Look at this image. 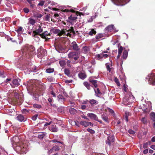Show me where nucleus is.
I'll return each instance as SVG.
<instances>
[{
	"mask_svg": "<svg viewBox=\"0 0 155 155\" xmlns=\"http://www.w3.org/2000/svg\"><path fill=\"white\" fill-rule=\"evenodd\" d=\"M34 51L35 48L33 46L27 45L25 46L23 49L22 52L24 53V54L25 53V55L27 54L30 55L31 54V53L33 52Z\"/></svg>",
	"mask_w": 155,
	"mask_h": 155,
	"instance_id": "1",
	"label": "nucleus"
},
{
	"mask_svg": "<svg viewBox=\"0 0 155 155\" xmlns=\"http://www.w3.org/2000/svg\"><path fill=\"white\" fill-rule=\"evenodd\" d=\"M50 32L54 34H57L59 36H61L63 34L65 33L64 29L60 30L59 29L56 28H52L50 31Z\"/></svg>",
	"mask_w": 155,
	"mask_h": 155,
	"instance_id": "2",
	"label": "nucleus"
},
{
	"mask_svg": "<svg viewBox=\"0 0 155 155\" xmlns=\"http://www.w3.org/2000/svg\"><path fill=\"white\" fill-rule=\"evenodd\" d=\"M146 80L147 81L149 84L153 85H155V74L152 73L149 75L147 76Z\"/></svg>",
	"mask_w": 155,
	"mask_h": 155,
	"instance_id": "3",
	"label": "nucleus"
},
{
	"mask_svg": "<svg viewBox=\"0 0 155 155\" xmlns=\"http://www.w3.org/2000/svg\"><path fill=\"white\" fill-rule=\"evenodd\" d=\"M43 31V28L39 25L35 28V30L33 31L32 34V36L34 37H36V36L38 35L40 36V35Z\"/></svg>",
	"mask_w": 155,
	"mask_h": 155,
	"instance_id": "4",
	"label": "nucleus"
},
{
	"mask_svg": "<svg viewBox=\"0 0 155 155\" xmlns=\"http://www.w3.org/2000/svg\"><path fill=\"white\" fill-rule=\"evenodd\" d=\"M68 57L70 59H73L74 61L78 59L79 54L77 51H71L68 55Z\"/></svg>",
	"mask_w": 155,
	"mask_h": 155,
	"instance_id": "5",
	"label": "nucleus"
},
{
	"mask_svg": "<svg viewBox=\"0 0 155 155\" xmlns=\"http://www.w3.org/2000/svg\"><path fill=\"white\" fill-rule=\"evenodd\" d=\"M37 55L41 58L45 56L46 53V50L44 49L42 47H40L37 50Z\"/></svg>",
	"mask_w": 155,
	"mask_h": 155,
	"instance_id": "6",
	"label": "nucleus"
},
{
	"mask_svg": "<svg viewBox=\"0 0 155 155\" xmlns=\"http://www.w3.org/2000/svg\"><path fill=\"white\" fill-rule=\"evenodd\" d=\"M41 37L45 39V41L50 39L51 38V36L50 33L48 32L47 31H45L40 35Z\"/></svg>",
	"mask_w": 155,
	"mask_h": 155,
	"instance_id": "7",
	"label": "nucleus"
},
{
	"mask_svg": "<svg viewBox=\"0 0 155 155\" xmlns=\"http://www.w3.org/2000/svg\"><path fill=\"white\" fill-rule=\"evenodd\" d=\"M115 4L117 5H123L127 3L130 0H111Z\"/></svg>",
	"mask_w": 155,
	"mask_h": 155,
	"instance_id": "8",
	"label": "nucleus"
},
{
	"mask_svg": "<svg viewBox=\"0 0 155 155\" xmlns=\"http://www.w3.org/2000/svg\"><path fill=\"white\" fill-rule=\"evenodd\" d=\"M87 116L91 119H93L94 120L99 122L102 124L103 122L101 120L98 119L97 116L95 114L93 113H88L87 114Z\"/></svg>",
	"mask_w": 155,
	"mask_h": 155,
	"instance_id": "9",
	"label": "nucleus"
},
{
	"mask_svg": "<svg viewBox=\"0 0 155 155\" xmlns=\"http://www.w3.org/2000/svg\"><path fill=\"white\" fill-rule=\"evenodd\" d=\"M70 47L72 50L76 51H80V49L76 42L74 41L71 42L70 45Z\"/></svg>",
	"mask_w": 155,
	"mask_h": 155,
	"instance_id": "10",
	"label": "nucleus"
},
{
	"mask_svg": "<svg viewBox=\"0 0 155 155\" xmlns=\"http://www.w3.org/2000/svg\"><path fill=\"white\" fill-rule=\"evenodd\" d=\"M55 49L59 52L61 53V51L64 50V48L62 45L60 43L56 44L55 46Z\"/></svg>",
	"mask_w": 155,
	"mask_h": 155,
	"instance_id": "11",
	"label": "nucleus"
},
{
	"mask_svg": "<svg viewBox=\"0 0 155 155\" xmlns=\"http://www.w3.org/2000/svg\"><path fill=\"white\" fill-rule=\"evenodd\" d=\"M114 141V137L113 136H109L107 137V140H106V143L108 144L109 146H110L111 143H113Z\"/></svg>",
	"mask_w": 155,
	"mask_h": 155,
	"instance_id": "12",
	"label": "nucleus"
},
{
	"mask_svg": "<svg viewBox=\"0 0 155 155\" xmlns=\"http://www.w3.org/2000/svg\"><path fill=\"white\" fill-rule=\"evenodd\" d=\"M12 82V83L10 84V85L13 87H18L20 85L19 82L17 79H13Z\"/></svg>",
	"mask_w": 155,
	"mask_h": 155,
	"instance_id": "13",
	"label": "nucleus"
},
{
	"mask_svg": "<svg viewBox=\"0 0 155 155\" xmlns=\"http://www.w3.org/2000/svg\"><path fill=\"white\" fill-rule=\"evenodd\" d=\"M80 124L85 127H87L89 125H90L91 127L93 126V124L91 122H87L85 121H82L80 122Z\"/></svg>",
	"mask_w": 155,
	"mask_h": 155,
	"instance_id": "14",
	"label": "nucleus"
},
{
	"mask_svg": "<svg viewBox=\"0 0 155 155\" xmlns=\"http://www.w3.org/2000/svg\"><path fill=\"white\" fill-rule=\"evenodd\" d=\"M114 25H108V26L106 27L105 30L106 32H111L113 30H114Z\"/></svg>",
	"mask_w": 155,
	"mask_h": 155,
	"instance_id": "15",
	"label": "nucleus"
},
{
	"mask_svg": "<svg viewBox=\"0 0 155 155\" xmlns=\"http://www.w3.org/2000/svg\"><path fill=\"white\" fill-rule=\"evenodd\" d=\"M17 119L20 122H24L26 120L27 118L21 114H19L17 117Z\"/></svg>",
	"mask_w": 155,
	"mask_h": 155,
	"instance_id": "16",
	"label": "nucleus"
},
{
	"mask_svg": "<svg viewBox=\"0 0 155 155\" xmlns=\"http://www.w3.org/2000/svg\"><path fill=\"white\" fill-rule=\"evenodd\" d=\"M78 76L80 78L83 79L86 78L87 75L85 73L83 72H80L78 74Z\"/></svg>",
	"mask_w": 155,
	"mask_h": 155,
	"instance_id": "17",
	"label": "nucleus"
},
{
	"mask_svg": "<svg viewBox=\"0 0 155 155\" xmlns=\"http://www.w3.org/2000/svg\"><path fill=\"white\" fill-rule=\"evenodd\" d=\"M101 118L105 122L108 123L109 122V119L107 116L105 114H102L101 115Z\"/></svg>",
	"mask_w": 155,
	"mask_h": 155,
	"instance_id": "18",
	"label": "nucleus"
},
{
	"mask_svg": "<svg viewBox=\"0 0 155 155\" xmlns=\"http://www.w3.org/2000/svg\"><path fill=\"white\" fill-rule=\"evenodd\" d=\"M89 81L92 84L95 88H97V80L90 79Z\"/></svg>",
	"mask_w": 155,
	"mask_h": 155,
	"instance_id": "19",
	"label": "nucleus"
},
{
	"mask_svg": "<svg viewBox=\"0 0 155 155\" xmlns=\"http://www.w3.org/2000/svg\"><path fill=\"white\" fill-rule=\"evenodd\" d=\"M28 23L30 24V25H34L35 23V21L34 19L32 18H29L28 19Z\"/></svg>",
	"mask_w": 155,
	"mask_h": 155,
	"instance_id": "20",
	"label": "nucleus"
},
{
	"mask_svg": "<svg viewBox=\"0 0 155 155\" xmlns=\"http://www.w3.org/2000/svg\"><path fill=\"white\" fill-rule=\"evenodd\" d=\"M50 130L53 132H57L58 130V129L56 127L55 125H53L50 128Z\"/></svg>",
	"mask_w": 155,
	"mask_h": 155,
	"instance_id": "21",
	"label": "nucleus"
},
{
	"mask_svg": "<svg viewBox=\"0 0 155 155\" xmlns=\"http://www.w3.org/2000/svg\"><path fill=\"white\" fill-rule=\"evenodd\" d=\"M103 37L104 35L103 34L100 33L96 35L95 38L97 40V41H99L101 38H103Z\"/></svg>",
	"mask_w": 155,
	"mask_h": 155,
	"instance_id": "22",
	"label": "nucleus"
},
{
	"mask_svg": "<svg viewBox=\"0 0 155 155\" xmlns=\"http://www.w3.org/2000/svg\"><path fill=\"white\" fill-rule=\"evenodd\" d=\"M39 87L40 88V91H42V92H43L46 89L45 86L44 84L39 85Z\"/></svg>",
	"mask_w": 155,
	"mask_h": 155,
	"instance_id": "23",
	"label": "nucleus"
},
{
	"mask_svg": "<svg viewBox=\"0 0 155 155\" xmlns=\"http://www.w3.org/2000/svg\"><path fill=\"white\" fill-rule=\"evenodd\" d=\"M69 111L70 113L72 114H74L77 112V110L75 109L72 108H70Z\"/></svg>",
	"mask_w": 155,
	"mask_h": 155,
	"instance_id": "24",
	"label": "nucleus"
},
{
	"mask_svg": "<svg viewBox=\"0 0 155 155\" xmlns=\"http://www.w3.org/2000/svg\"><path fill=\"white\" fill-rule=\"evenodd\" d=\"M89 102L91 105L97 104H98L97 101L94 99L90 100Z\"/></svg>",
	"mask_w": 155,
	"mask_h": 155,
	"instance_id": "25",
	"label": "nucleus"
},
{
	"mask_svg": "<svg viewBox=\"0 0 155 155\" xmlns=\"http://www.w3.org/2000/svg\"><path fill=\"white\" fill-rule=\"evenodd\" d=\"M57 98L58 99V101L61 100L62 101H64L65 98L61 94H59L57 96Z\"/></svg>",
	"mask_w": 155,
	"mask_h": 155,
	"instance_id": "26",
	"label": "nucleus"
},
{
	"mask_svg": "<svg viewBox=\"0 0 155 155\" xmlns=\"http://www.w3.org/2000/svg\"><path fill=\"white\" fill-rule=\"evenodd\" d=\"M151 110V107H146L145 108H143V111L145 113H149Z\"/></svg>",
	"mask_w": 155,
	"mask_h": 155,
	"instance_id": "27",
	"label": "nucleus"
},
{
	"mask_svg": "<svg viewBox=\"0 0 155 155\" xmlns=\"http://www.w3.org/2000/svg\"><path fill=\"white\" fill-rule=\"evenodd\" d=\"M150 118L154 122H155V113L153 112L151 113L150 115Z\"/></svg>",
	"mask_w": 155,
	"mask_h": 155,
	"instance_id": "28",
	"label": "nucleus"
},
{
	"mask_svg": "<svg viewBox=\"0 0 155 155\" xmlns=\"http://www.w3.org/2000/svg\"><path fill=\"white\" fill-rule=\"evenodd\" d=\"M96 33V31L94 29H91V31L89 32L88 34L91 36H92L93 35H95Z\"/></svg>",
	"mask_w": 155,
	"mask_h": 155,
	"instance_id": "29",
	"label": "nucleus"
},
{
	"mask_svg": "<svg viewBox=\"0 0 155 155\" xmlns=\"http://www.w3.org/2000/svg\"><path fill=\"white\" fill-rule=\"evenodd\" d=\"M128 55V52L126 50H124L123 53V58L125 59H126Z\"/></svg>",
	"mask_w": 155,
	"mask_h": 155,
	"instance_id": "30",
	"label": "nucleus"
},
{
	"mask_svg": "<svg viewBox=\"0 0 155 155\" xmlns=\"http://www.w3.org/2000/svg\"><path fill=\"white\" fill-rule=\"evenodd\" d=\"M68 18L70 21H74L77 19V16H73L72 15H71L68 17Z\"/></svg>",
	"mask_w": 155,
	"mask_h": 155,
	"instance_id": "31",
	"label": "nucleus"
},
{
	"mask_svg": "<svg viewBox=\"0 0 155 155\" xmlns=\"http://www.w3.org/2000/svg\"><path fill=\"white\" fill-rule=\"evenodd\" d=\"M83 50L84 52L85 53H87L89 50V49L87 46H86L84 47L83 48Z\"/></svg>",
	"mask_w": 155,
	"mask_h": 155,
	"instance_id": "32",
	"label": "nucleus"
},
{
	"mask_svg": "<svg viewBox=\"0 0 155 155\" xmlns=\"http://www.w3.org/2000/svg\"><path fill=\"white\" fill-rule=\"evenodd\" d=\"M59 64L61 67L64 66L66 64V62L64 60H61L59 61Z\"/></svg>",
	"mask_w": 155,
	"mask_h": 155,
	"instance_id": "33",
	"label": "nucleus"
},
{
	"mask_svg": "<svg viewBox=\"0 0 155 155\" xmlns=\"http://www.w3.org/2000/svg\"><path fill=\"white\" fill-rule=\"evenodd\" d=\"M83 84L88 90H90L91 89V86L88 82H84L83 83Z\"/></svg>",
	"mask_w": 155,
	"mask_h": 155,
	"instance_id": "34",
	"label": "nucleus"
},
{
	"mask_svg": "<svg viewBox=\"0 0 155 155\" xmlns=\"http://www.w3.org/2000/svg\"><path fill=\"white\" fill-rule=\"evenodd\" d=\"M94 90L96 96L98 97V94H101V92L99 88H97V90H96L94 88Z\"/></svg>",
	"mask_w": 155,
	"mask_h": 155,
	"instance_id": "35",
	"label": "nucleus"
},
{
	"mask_svg": "<svg viewBox=\"0 0 155 155\" xmlns=\"http://www.w3.org/2000/svg\"><path fill=\"white\" fill-rule=\"evenodd\" d=\"M64 72L65 74L68 76H70V71L68 69L66 68L64 69Z\"/></svg>",
	"mask_w": 155,
	"mask_h": 155,
	"instance_id": "36",
	"label": "nucleus"
},
{
	"mask_svg": "<svg viewBox=\"0 0 155 155\" xmlns=\"http://www.w3.org/2000/svg\"><path fill=\"white\" fill-rule=\"evenodd\" d=\"M141 122L144 124H147V119L145 117H143L141 119Z\"/></svg>",
	"mask_w": 155,
	"mask_h": 155,
	"instance_id": "37",
	"label": "nucleus"
},
{
	"mask_svg": "<svg viewBox=\"0 0 155 155\" xmlns=\"http://www.w3.org/2000/svg\"><path fill=\"white\" fill-rule=\"evenodd\" d=\"M50 89L52 90L51 91L50 93V94L53 96L54 97H56V95L55 93H54V91L53 90V88L52 87H51L50 88Z\"/></svg>",
	"mask_w": 155,
	"mask_h": 155,
	"instance_id": "38",
	"label": "nucleus"
},
{
	"mask_svg": "<svg viewBox=\"0 0 155 155\" xmlns=\"http://www.w3.org/2000/svg\"><path fill=\"white\" fill-rule=\"evenodd\" d=\"M21 111L23 114H27L29 113V110L26 109H24L21 110Z\"/></svg>",
	"mask_w": 155,
	"mask_h": 155,
	"instance_id": "39",
	"label": "nucleus"
},
{
	"mask_svg": "<svg viewBox=\"0 0 155 155\" xmlns=\"http://www.w3.org/2000/svg\"><path fill=\"white\" fill-rule=\"evenodd\" d=\"M39 95L38 94H34L33 96V99L36 101H38L39 100Z\"/></svg>",
	"mask_w": 155,
	"mask_h": 155,
	"instance_id": "40",
	"label": "nucleus"
},
{
	"mask_svg": "<svg viewBox=\"0 0 155 155\" xmlns=\"http://www.w3.org/2000/svg\"><path fill=\"white\" fill-rule=\"evenodd\" d=\"M54 71V69L53 68H48L46 69V72L48 73H51Z\"/></svg>",
	"mask_w": 155,
	"mask_h": 155,
	"instance_id": "41",
	"label": "nucleus"
},
{
	"mask_svg": "<svg viewBox=\"0 0 155 155\" xmlns=\"http://www.w3.org/2000/svg\"><path fill=\"white\" fill-rule=\"evenodd\" d=\"M33 107L35 108L40 109L41 107V106L40 104H34L33 105Z\"/></svg>",
	"mask_w": 155,
	"mask_h": 155,
	"instance_id": "42",
	"label": "nucleus"
},
{
	"mask_svg": "<svg viewBox=\"0 0 155 155\" xmlns=\"http://www.w3.org/2000/svg\"><path fill=\"white\" fill-rule=\"evenodd\" d=\"M114 81L118 86H120V83L119 82L118 79L116 77L115 78Z\"/></svg>",
	"mask_w": 155,
	"mask_h": 155,
	"instance_id": "43",
	"label": "nucleus"
},
{
	"mask_svg": "<svg viewBox=\"0 0 155 155\" xmlns=\"http://www.w3.org/2000/svg\"><path fill=\"white\" fill-rule=\"evenodd\" d=\"M65 30H66L64 29V31L65 33L63 34V35H64L71 37V36L72 35L71 34H70L71 32L70 31H68V30H67V31H66Z\"/></svg>",
	"mask_w": 155,
	"mask_h": 155,
	"instance_id": "44",
	"label": "nucleus"
},
{
	"mask_svg": "<svg viewBox=\"0 0 155 155\" xmlns=\"http://www.w3.org/2000/svg\"><path fill=\"white\" fill-rule=\"evenodd\" d=\"M150 142H147L143 144V147L144 148H147L148 147V145H150Z\"/></svg>",
	"mask_w": 155,
	"mask_h": 155,
	"instance_id": "45",
	"label": "nucleus"
},
{
	"mask_svg": "<svg viewBox=\"0 0 155 155\" xmlns=\"http://www.w3.org/2000/svg\"><path fill=\"white\" fill-rule=\"evenodd\" d=\"M13 140L14 142L17 143L18 142L19 138L17 137H14L13 138Z\"/></svg>",
	"mask_w": 155,
	"mask_h": 155,
	"instance_id": "46",
	"label": "nucleus"
},
{
	"mask_svg": "<svg viewBox=\"0 0 155 155\" xmlns=\"http://www.w3.org/2000/svg\"><path fill=\"white\" fill-rule=\"evenodd\" d=\"M103 58L102 54L101 55L100 54H97L96 55V59L97 60H100V59H101Z\"/></svg>",
	"mask_w": 155,
	"mask_h": 155,
	"instance_id": "47",
	"label": "nucleus"
},
{
	"mask_svg": "<svg viewBox=\"0 0 155 155\" xmlns=\"http://www.w3.org/2000/svg\"><path fill=\"white\" fill-rule=\"evenodd\" d=\"M105 65L106 66V68L107 71H109V72H110L111 71V68H110L109 64L108 63H106Z\"/></svg>",
	"mask_w": 155,
	"mask_h": 155,
	"instance_id": "48",
	"label": "nucleus"
},
{
	"mask_svg": "<svg viewBox=\"0 0 155 155\" xmlns=\"http://www.w3.org/2000/svg\"><path fill=\"white\" fill-rule=\"evenodd\" d=\"M123 50V47L122 46H120L118 48V53L119 54H121Z\"/></svg>",
	"mask_w": 155,
	"mask_h": 155,
	"instance_id": "49",
	"label": "nucleus"
},
{
	"mask_svg": "<svg viewBox=\"0 0 155 155\" xmlns=\"http://www.w3.org/2000/svg\"><path fill=\"white\" fill-rule=\"evenodd\" d=\"M87 131L91 134H93L95 133V131L92 129L88 128L87 129Z\"/></svg>",
	"mask_w": 155,
	"mask_h": 155,
	"instance_id": "50",
	"label": "nucleus"
},
{
	"mask_svg": "<svg viewBox=\"0 0 155 155\" xmlns=\"http://www.w3.org/2000/svg\"><path fill=\"white\" fill-rule=\"evenodd\" d=\"M47 79L48 81L50 82H51L53 81L54 79L53 77H52L51 76L48 77L47 78Z\"/></svg>",
	"mask_w": 155,
	"mask_h": 155,
	"instance_id": "51",
	"label": "nucleus"
},
{
	"mask_svg": "<svg viewBox=\"0 0 155 155\" xmlns=\"http://www.w3.org/2000/svg\"><path fill=\"white\" fill-rule=\"evenodd\" d=\"M53 150L54 151H57L60 149L59 147L57 145L54 146L53 147Z\"/></svg>",
	"mask_w": 155,
	"mask_h": 155,
	"instance_id": "52",
	"label": "nucleus"
},
{
	"mask_svg": "<svg viewBox=\"0 0 155 155\" xmlns=\"http://www.w3.org/2000/svg\"><path fill=\"white\" fill-rule=\"evenodd\" d=\"M45 136V134L44 133H42L41 134L38 135V137L39 138L41 139H43Z\"/></svg>",
	"mask_w": 155,
	"mask_h": 155,
	"instance_id": "53",
	"label": "nucleus"
},
{
	"mask_svg": "<svg viewBox=\"0 0 155 155\" xmlns=\"http://www.w3.org/2000/svg\"><path fill=\"white\" fill-rule=\"evenodd\" d=\"M38 116L37 114H35L32 117L31 119L33 120H35L37 118Z\"/></svg>",
	"mask_w": 155,
	"mask_h": 155,
	"instance_id": "54",
	"label": "nucleus"
},
{
	"mask_svg": "<svg viewBox=\"0 0 155 155\" xmlns=\"http://www.w3.org/2000/svg\"><path fill=\"white\" fill-rule=\"evenodd\" d=\"M51 142H52V143L57 142V143H61V144H63V143L62 142H60V141H58L56 139H54V140H52L51 141Z\"/></svg>",
	"mask_w": 155,
	"mask_h": 155,
	"instance_id": "55",
	"label": "nucleus"
},
{
	"mask_svg": "<svg viewBox=\"0 0 155 155\" xmlns=\"http://www.w3.org/2000/svg\"><path fill=\"white\" fill-rule=\"evenodd\" d=\"M128 132L130 134H134L135 133V132L132 130H129Z\"/></svg>",
	"mask_w": 155,
	"mask_h": 155,
	"instance_id": "56",
	"label": "nucleus"
},
{
	"mask_svg": "<svg viewBox=\"0 0 155 155\" xmlns=\"http://www.w3.org/2000/svg\"><path fill=\"white\" fill-rule=\"evenodd\" d=\"M68 31H70V32H73L74 33V29L73 27H71V29H69L68 30Z\"/></svg>",
	"mask_w": 155,
	"mask_h": 155,
	"instance_id": "57",
	"label": "nucleus"
},
{
	"mask_svg": "<svg viewBox=\"0 0 155 155\" xmlns=\"http://www.w3.org/2000/svg\"><path fill=\"white\" fill-rule=\"evenodd\" d=\"M23 11L24 12L26 13H27L29 12V10L27 8H24L23 9Z\"/></svg>",
	"mask_w": 155,
	"mask_h": 155,
	"instance_id": "58",
	"label": "nucleus"
},
{
	"mask_svg": "<svg viewBox=\"0 0 155 155\" xmlns=\"http://www.w3.org/2000/svg\"><path fill=\"white\" fill-rule=\"evenodd\" d=\"M48 101L51 104V103L53 102V99L52 98H49L48 99Z\"/></svg>",
	"mask_w": 155,
	"mask_h": 155,
	"instance_id": "59",
	"label": "nucleus"
},
{
	"mask_svg": "<svg viewBox=\"0 0 155 155\" xmlns=\"http://www.w3.org/2000/svg\"><path fill=\"white\" fill-rule=\"evenodd\" d=\"M32 71L33 72H36L37 70V67L35 66H34L33 68H32Z\"/></svg>",
	"mask_w": 155,
	"mask_h": 155,
	"instance_id": "60",
	"label": "nucleus"
},
{
	"mask_svg": "<svg viewBox=\"0 0 155 155\" xmlns=\"http://www.w3.org/2000/svg\"><path fill=\"white\" fill-rule=\"evenodd\" d=\"M73 82V81L72 80H67L65 81V82L66 83H72Z\"/></svg>",
	"mask_w": 155,
	"mask_h": 155,
	"instance_id": "61",
	"label": "nucleus"
},
{
	"mask_svg": "<svg viewBox=\"0 0 155 155\" xmlns=\"http://www.w3.org/2000/svg\"><path fill=\"white\" fill-rule=\"evenodd\" d=\"M61 11L62 12H70V10L67 9H62Z\"/></svg>",
	"mask_w": 155,
	"mask_h": 155,
	"instance_id": "62",
	"label": "nucleus"
},
{
	"mask_svg": "<svg viewBox=\"0 0 155 155\" xmlns=\"http://www.w3.org/2000/svg\"><path fill=\"white\" fill-rule=\"evenodd\" d=\"M44 1H41V2H40L38 4V5H40V6H43L44 4Z\"/></svg>",
	"mask_w": 155,
	"mask_h": 155,
	"instance_id": "63",
	"label": "nucleus"
},
{
	"mask_svg": "<svg viewBox=\"0 0 155 155\" xmlns=\"http://www.w3.org/2000/svg\"><path fill=\"white\" fill-rule=\"evenodd\" d=\"M102 55L103 58H107L108 56V55L107 54H102Z\"/></svg>",
	"mask_w": 155,
	"mask_h": 155,
	"instance_id": "64",
	"label": "nucleus"
}]
</instances>
